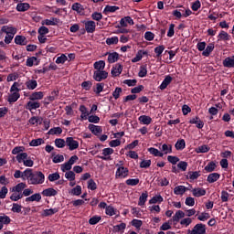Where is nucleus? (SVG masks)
<instances>
[{
	"label": "nucleus",
	"mask_w": 234,
	"mask_h": 234,
	"mask_svg": "<svg viewBox=\"0 0 234 234\" xmlns=\"http://www.w3.org/2000/svg\"><path fill=\"white\" fill-rule=\"evenodd\" d=\"M45 182V175L42 172L37 171L33 173V176L29 179V184L32 186H37Z\"/></svg>",
	"instance_id": "nucleus-1"
},
{
	"label": "nucleus",
	"mask_w": 234,
	"mask_h": 234,
	"mask_svg": "<svg viewBox=\"0 0 234 234\" xmlns=\"http://www.w3.org/2000/svg\"><path fill=\"white\" fill-rule=\"evenodd\" d=\"M187 234H206V225L202 223L197 224L193 229H188Z\"/></svg>",
	"instance_id": "nucleus-2"
},
{
	"label": "nucleus",
	"mask_w": 234,
	"mask_h": 234,
	"mask_svg": "<svg viewBox=\"0 0 234 234\" xmlns=\"http://www.w3.org/2000/svg\"><path fill=\"white\" fill-rule=\"evenodd\" d=\"M109 78V73L105 70H95L93 73V80L95 81H103Z\"/></svg>",
	"instance_id": "nucleus-3"
},
{
	"label": "nucleus",
	"mask_w": 234,
	"mask_h": 234,
	"mask_svg": "<svg viewBox=\"0 0 234 234\" xmlns=\"http://www.w3.org/2000/svg\"><path fill=\"white\" fill-rule=\"evenodd\" d=\"M66 145L69 147V151H75V149L80 147V143L74 140V137H67Z\"/></svg>",
	"instance_id": "nucleus-4"
},
{
	"label": "nucleus",
	"mask_w": 234,
	"mask_h": 234,
	"mask_svg": "<svg viewBox=\"0 0 234 234\" xmlns=\"http://www.w3.org/2000/svg\"><path fill=\"white\" fill-rule=\"evenodd\" d=\"M126 176H129V169L124 166H119L115 174V177L125 178Z\"/></svg>",
	"instance_id": "nucleus-5"
},
{
	"label": "nucleus",
	"mask_w": 234,
	"mask_h": 234,
	"mask_svg": "<svg viewBox=\"0 0 234 234\" xmlns=\"http://www.w3.org/2000/svg\"><path fill=\"white\" fill-rule=\"evenodd\" d=\"M85 30L88 34H94L96 32V22L92 20L85 22Z\"/></svg>",
	"instance_id": "nucleus-6"
},
{
	"label": "nucleus",
	"mask_w": 234,
	"mask_h": 234,
	"mask_svg": "<svg viewBox=\"0 0 234 234\" xmlns=\"http://www.w3.org/2000/svg\"><path fill=\"white\" fill-rule=\"evenodd\" d=\"M114 153L112 148H104L102 150L103 156L98 155L97 158H101V160H111V154Z\"/></svg>",
	"instance_id": "nucleus-7"
},
{
	"label": "nucleus",
	"mask_w": 234,
	"mask_h": 234,
	"mask_svg": "<svg viewBox=\"0 0 234 234\" xmlns=\"http://www.w3.org/2000/svg\"><path fill=\"white\" fill-rule=\"evenodd\" d=\"M223 67L227 69H234V55L232 57H228L223 60Z\"/></svg>",
	"instance_id": "nucleus-8"
},
{
	"label": "nucleus",
	"mask_w": 234,
	"mask_h": 234,
	"mask_svg": "<svg viewBox=\"0 0 234 234\" xmlns=\"http://www.w3.org/2000/svg\"><path fill=\"white\" fill-rule=\"evenodd\" d=\"M15 43L16 45L25 46L28 45V40H27V37L25 36L17 35L15 37Z\"/></svg>",
	"instance_id": "nucleus-9"
},
{
	"label": "nucleus",
	"mask_w": 234,
	"mask_h": 234,
	"mask_svg": "<svg viewBox=\"0 0 234 234\" xmlns=\"http://www.w3.org/2000/svg\"><path fill=\"white\" fill-rule=\"evenodd\" d=\"M21 98V94L19 92H11V94L8 95L7 101L9 103H16Z\"/></svg>",
	"instance_id": "nucleus-10"
},
{
	"label": "nucleus",
	"mask_w": 234,
	"mask_h": 234,
	"mask_svg": "<svg viewBox=\"0 0 234 234\" xmlns=\"http://www.w3.org/2000/svg\"><path fill=\"white\" fill-rule=\"evenodd\" d=\"M1 32H4V34H17V28L9 26H3Z\"/></svg>",
	"instance_id": "nucleus-11"
},
{
	"label": "nucleus",
	"mask_w": 234,
	"mask_h": 234,
	"mask_svg": "<svg viewBox=\"0 0 234 234\" xmlns=\"http://www.w3.org/2000/svg\"><path fill=\"white\" fill-rule=\"evenodd\" d=\"M88 129H90L92 134H95V135L101 134V133L103 132L101 126H97L94 124H89Z\"/></svg>",
	"instance_id": "nucleus-12"
},
{
	"label": "nucleus",
	"mask_w": 234,
	"mask_h": 234,
	"mask_svg": "<svg viewBox=\"0 0 234 234\" xmlns=\"http://www.w3.org/2000/svg\"><path fill=\"white\" fill-rule=\"evenodd\" d=\"M173 81V77L171 76H166L165 80H163L162 84L160 85L159 89L161 90H165V89H167V86Z\"/></svg>",
	"instance_id": "nucleus-13"
},
{
	"label": "nucleus",
	"mask_w": 234,
	"mask_h": 234,
	"mask_svg": "<svg viewBox=\"0 0 234 234\" xmlns=\"http://www.w3.org/2000/svg\"><path fill=\"white\" fill-rule=\"evenodd\" d=\"M122 70H123L122 64H116L112 69V76H120V74H122Z\"/></svg>",
	"instance_id": "nucleus-14"
},
{
	"label": "nucleus",
	"mask_w": 234,
	"mask_h": 234,
	"mask_svg": "<svg viewBox=\"0 0 234 234\" xmlns=\"http://www.w3.org/2000/svg\"><path fill=\"white\" fill-rule=\"evenodd\" d=\"M218 178H220V174L212 173V174L208 175V176L207 178V182H208V184H214V182H217V180H218Z\"/></svg>",
	"instance_id": "nucleus-15"
},
{
	"label": "nucleus",
	"mask_w": 234,
	"mask_h": 234,
	"mask_svg": "<svg viewBox=\"0 0 234 234\" xmlns=\"http://www.w3.org/2000/svg\"><path fill=\"white\" fill-rule=\"evenodd\" d=\"M118 59H120V54H118L117 52L108 54V62L109 63H116V61H118Z\"/></svg>",
	"instance_id": "nucleus-16"
},
{
	"label": "nucleus",
	"mask_w": 234,
	"mask_h": 234,
	"mask_svg": "<svg viewBox=\"0 0 234 234\" xmlns=\"http://www.w3.org/2000/svg\"><path fill=\"white\" fill-rule=\"evenodd\" d=\"M43 197H56L58 191L54 188H48L42 191Z\"/></svg>",
	"instance_id": "nucleus-17"
},
{
	"label": "nucleus",
	"mask_w": 234,
	"mask_h": 234,
	"mask_svg": "<svg viewBox=\"0 0 234 234\" xmlns=\"http://www.w3.org/2000/svg\"><path fill=\"white\" fill-rule=\"evenodd\" d=\"M43 91H36L30 95L29 100L31 101H36V100H43Z\"/></svg>",
	"instance_id": "nucleus-18"
},
{
	"label": "nucleus",
	"mask_w": 234,
	"mask_h": 234,
	"mask_svg": "<svg viewBox=\"0 0 234 234\" xmlns=\"http://www.w3.org/2000/svg\"><path fill=\"white\" fill-rule=\"evenodd\" d=\"M41 194L37 193L26 198V202H40Z\"/></svg>",
	"instance_id": "nucleus-19"
},
{
	"label": "nucleus",
	"mask_w": 234,
	"mask_h": 234,
	"mask_svg": "<svg viewBox=\"0 0 234 234\" xmlns=\"http://www.w3.org/2000/svg\"><path fill=\"white\" fill-rule=\"evenodd\" d=\"M30 8V5L28 3H19L16 5L17 12H27Z\"/></svg>",
	"instance_id": "nucleus-20"
},
{
	"label": "nucleus",
	"mask_w": 234,
	"mask_h": 234,
	"mask_svg": "<svg viewBox=\"0 0 234 234\" xmlns=\"http://www.w3.org/2000/svg\"><path fill=\"white\" fill-rule=\"evenodd\" d=\"M33 174L34 173L32 172V169L27 168L22 173L21 178H23V180L27 178L28 182H30V179L32 178Z\"/></svg>",
	"instance_id": "nucleus-21"
},
{
	"label": "nucleus",
	"mask_w": 234,
	"mask_h": 234,
	"mask_svg": "<svg viewBox=\"0 0 234 234\" xmlns=\"http://www.w3.org/2000/svg\"><path fill=\"white\" fill-rule=\"evenodd\" d=\"M184 217H186V213L182 210H177L175 216H173V220L174 222H180V218H184Z\"/></svg>",
	"instance_id": "nucleus-22"
},
{
	"label": "nucleus",
	"mask_w": 234,
	"mask_h": 234,
	"mask_svg": "<svg viewBox=\"0 0 234 234\" xmlns=\"http://www.w3.org/2000/svg\"><path fill=\"white\" fill-rule=\"evenodd\" d=\"M187 189L188 188L184 186H178L174 188V193L175 195H184Z\"/></svg>",
	"instance_id": "nucleus-23"
},
{
	"label": "nucleus",
	"mask_w": 234,
	"mask_h": 234,
	"mask_svg": "<svg viewBox=\"0 0 234 234\" xmlns=\"http://www.w3.org/2000/svg\"><path fill=\"white\" fill-rule=\"evenodd\" d=\"M192 194L194 197H204L206 195V189L204 188H194L192 190Z\"/></svg>",
	"instance_id": "nucleus-24"
},
{
	"label": "nucleus",
	"mask_w": 234,
	"mask_h": 234,
	"mask_svg": "<svg viewBox=\"0 0 234 234\" xmlns=\"http://www.w3.org/2000/svg\"><path fill=\"white\" fill-rule=\"evenodd\" d=\"M27 89L34 90L37 87V80H30L26 82Z\"/></svg>",
	"instance_id": "nucleus-25"
},
{
	"label": "nucleus",
	"mask_w": 234,
	"mask_h": 234,
	"mask_svg": "<svg viewBox=\"0 0 234 234\" xmlns=\"http://www.w3.org/2000/svg\"><path fill=\"white\" fill-rule=\"evenodd\" d=\"M147 197H149L147 192H144L139 197L138 206H145V202H147Z\"/></svg>",
	"instance_id": "nucleus-26"
},
{
	"label": "nucleus",
	"mask_w": 234,
	"mask_h": 234,
	"mask_svg": "<svg viewBox=\"0 0 234 234\" xmlns=\"http://www.w3.org/2000/svg\"><path fill=\"white\" fill-rule=\"evenodd\" d=\"M215 49V45L214 44H209L206 49L202 52V56H205L207 58L209 54H211L212 50Z\"/></svg>",
	"instance_id": "nucleus-27"
},
{
	"label": "nucleus",
	"mask_w": 234,
	"mask_h": 234,
	"mask_svg": "<svg viewBox=\"0 0 234 234\" xmlns=\"http://www.w3.org/2000/svg\"><path fill=\"white\" fill-rule=\"evenodd\" d=\"M27 109L28 111H33V110H36V109H39V107H41V104L37 101H28L27 102Z\"/></svg>",
	"instance_id": "nucleus-28"
},
{
	"label": "nucleus",
	"mask_w": 234,
	"mask_h": 234,
	"mask_svg": "<svg viewBox=\"0 0 234 234\" xmlns=\"http://www.w3.org/2000/svg\"><path fill=\"white\" fill-rule=\"evenodd\" d=\"M55 145L58 149H63V147H65V145H67V141H65V139H61V138L56 139Z\"/></svg>",
	"instance_id": "nucleus-29"
},
{
	"label": "nucleus",
	"mask_w": 234,
	"mask_h": 234,
	"mask_svg": "<svg viewBox=\"0 0 234 234\" xmlns=\"http://www.w3.org/2000/svg\"><path fill=\"white\" fill-rule=\"evenodd\" d=\"M95 70H104L105 69V61L100 60L94 63L93 65Z\"/></svg>",
	"instance_id": "nucleus-30"
},
{
	"label": "nucleus",
	"mask_w": 234,
	"mask_h": 234,
	"mask_svg": "<svg viewBox=\"0 0 234 234\" xmlns=\"http://www.w3.org/2000/svg\"><path fill=\"white\" fill-rule=\"evenodd\" d=\"M215 169H217V164H215V162H210L205 166V171H207V173H213Z\"/></svg>",
	"instance_id": "nucleus-31"
},
{
	"label": "nucleus",
	"mask_w": 234,
	"mask_h": 234,
	"mask_svg": "<svg viewBox=\"0 0 234 234\" xmlns=\"http://www.w3.org/2000/svg\"><path fill=\"white\" fill-rule=\"evenodd\" d=\"M139 122H142L144 125H149L153 122V119L147 115H142L139 117Z\"/></svg>",
	"instance_id": "nucleus-32"
},
{
	"label": "nucleus",
	"mask_w": 234,
	"mask_h": 234,
	"mask_svg": "<svg viewBox=\"0 0 234 234\" xmlns=\"http://www.w3.org/2000/svg\"><path fill=\"white\" fill-rule=\"evenodd\" d=\"M164 197L162 196H155L149 200V204H162Z\"/></svg>",
	"instance_id": "nucleus-33"
},
{
	"label": "nucleus",
	"mask_w": 234,
	"mask_h": 234,
	"mask_svg": "<svg viewBox=\"0 0 234 234\" xmlns=\"http://www.w3.org/2000/svg\"><path fill=\"white\" fill-rule=\"evenodd\" d=\"M27 184L26 183H19L16 186H14L13 191L16 193H22L23 189H26Z\"/></svg>",
	"instance_id": "nucleus-34"
},
{
	"label": "nucleus",
	"mask_w": 234,
	"mask_h": 234,
	"mask_svg": "<svg viewBox=\"0 0 234 234\" xmlns=\"http://www.w3.org/2000/svg\"><path fill=\"white\" fill-rule=\"evenodd\" d=\"M58 213V208H49L46 209L43 212V217H52V215H56Z\"/></svg>",
	"instance_id": "nucleus-35"
},
{
	"label": "nucleus",
	"mask_w": 234,
	"mask_h": 234,
	"mask_svg": "<svg viewBox=\"0 0 234 234\" xmlns=\"http://www.w3.org/2000/svg\"><path fill=\"white\" fill-rule=\"evenodd\" d=\"M41 144H45V141L41 138L38 139H33L30 143L29 145L31 147H37V145H41Z\"/></svg>",
	"instance_id": "nucleus-36"
},
{
	"label": "nucleus",
	"mask_w": 234,
	"mask_h": 234,
	"mask_svg": "<svg viewBox=\"0 0 234 234\" xmlns=\"http://www.w3.org/2000/svg\"><path fill=\"white\" fill-rule=\"evenodd\" d=\"M116 10H120V7L116 5H106L103 10V14H109V12H116Z\"/></svg>",
	"instance_id": "nucleus-37"
},
{
	"label": "nucleus",
	"mask_w": 234,
	"mask_h": 234,
	"mask_svg": "<svg viewBox=\"0 0 234 234\" xmlns=\"http://www.w3.org/2000/svg\"><path fill=\"white\" fill-rule=\"evenodd\" d=\"M27 158H28V154L27 153H21L16 155V160L18 164H22V162L24 163Z\"/></svg>",
	"instance_id": "nucleus-38"
},
{
	"label": "nucleus",
	"mask_w": 234,
	"mask_h": 234,
	"mask_svg": "<svg viewBox=\"0 0 234 234\" xmlns=\"http://www.w3.org/2000/svg\"><path fill=\"white\" fill-rule=\"evenodd\" d=\"M10 222H12V219H10V217L3 214L2 216H0V224H5L8 225L10 224Z\"/></svg>",
	"instance_id": "nucleus-39"
},
{
	"label": "nucleus",
	"mask_w": 234,
	"mask_h": 234,
	"mask_svg": "<svg viewBox=\"0 0 234 234\" xmlns=\"http://www.w3.org/2000/svg\"><path fill=\"white\" fill-rule=\"evenodd\" d=\"M218 39L221 41H229V34L226 31H221L218 36Z\"/></svg>",
	"instance_id": "nucleus-40"
},
{
	"label": "nucleus",
	"mask_w": 234,
	"mask_h": 234,
	"mask_svg": "<svg viewBox=\"0 0 234 234\" xmlns=\"http://www.w3.org/2000/svg\"><path fill=\"white\" fill-rule=\"evenodd\" d=\"M59 23V18L51 17L50 19H46V25L48 26H56Z\"/></svg>",
	"instance_id": "nucleus-41"
},
{
	"label": "nucleus",
	"mask_w": 234,
	"mask_h": 234,
	"mask_svg": "<svg viewBox=\"0 0 234 234\" xmlns=\"http://www.w3.org/2000/svg\"><path fill=\"white\" fill-rule=\"evenodd\" d=\"M23 198V193H13L10 197V200L13 202H17V200H21Z\"/></svg>",
	"instance_id": "nucleus-42"
},
{
	"label": "nucleus",
	"mask_w": 234,
	"mask_h": 234,
	"mask_svg": "<svg viewBox=\"0 0 234 234\" xmlns=\"http://www.w3.org/2000/svg\"><path fill=\"white\" fill-rule=\"evenodd\" d=\"M185 148H186V141L184 139H181V140L176 142V149H177V151H180V150L185 149Z\"/></svg>",
	"instance_id": "nucleus-43"
},
{
	"label": "nucleus",
	"mask_w": 234,
	"mask_h": 234,
	"mask_svg": "<svg viewBox=\"0 0 234 234\" xmlns=\"http://www.w3.org/2000/svg\"><path fill=\"white\" fill-rule=\"evenodd\" d=\"M72 10H74L75 12H78L79 14H81V12H83V5H81V4L80 3H75L72 5Z\"/></svg>",
	"instance_id": "nucleus-44"
},
{
	"label": "nucleus",
	"mask_w": 234,
	"mask_h": 234,
	"mask_svg": "<svg viewBox=\"0 0 234 234\" xmlns=\"http://www.w3.org/2000/svg\"><path fill=\"white\" fill-rule=\"evenodd\" d=\"M162 151L165 153V154L173 153V146L171 144H165L162 145Z\"/></svg>",
	"instance_id": "nucleus-45"
},
{
	"label": "nucleus",
	"mask_w": 234,
	"mask_h": 234,
	"mask_svg": "<svg viewBox=\"0 0 234 234\" xmlns=\"http://www.w3.org/2000/svg\"><path fill=\"white\" fill-rule=\"evenodd\" d=\"M65 176L68 180H69V182H74V180H76V174L72 171H68L65 174Z\"/></svg>",
	"instance_id": "nucleus-46"
},
{
	"label": "nucleus",
	"mask_w": 234,
	"mask_h": 234,
	"mask_svg": "<svg viewBox=\"0 0 234 234\" xmlns=\"http://www.w3.org/2000/svg\"><path fill=\"white\" fill-rule=\"evenodd\" d=\"M100 220H101V217L93 216L92 218H90L89 224H90V226H94V225L98 224V222H100Z\"/></svg>",
	"instance_id": "nucleus-47"
},
{
	"label": "nucleus",
	"mask_w": 234,
	"mask_h": 234,
	"mask_svg": "<svg viewBox=\"0 0 234 234\" xmlns=\"http://www.w3.org/2000/svg\"><path fill=\"white\" fill-rule=\"evenodd\" d=\"M103 87H105L104 83H97L96 88L93 89V92L100 94L101 92H103Z\"/></svg>",
	"instance_id": "nucleus-48"
},
{
	"label": "nucleus",
	"mask_w": 234,
	"mask_h": 234,
	"mask_svg": "<svg viewBox=\"0 0 234 234\" xmlns=\"http://www.w3.org/2000/svg\"><path fill=\"white\" fill-rule=\"evenodd\" d=\"M148 151L151 154H154V156H160V157L164 156V154L158 151V149L156 148L152 147V148H149Z\"/></svg>",
	"instance_id": "nucleus-49"
},
{
	"label": "nucleus",
	"mask_w": 234,
	"mask_h": 234,
	"mask_svg": "<svg viewBox=\"0 0 234 234\" xmlns=\"http://www.w3.org/2000/svg\"><path fill=\"white\" fill-rule=\"evenodd\" d=\"M88 189H90L91 191H96V189H98L96 182H94V179H90L88 181Z\"/></svg>",
	"instance_id": "nucleus-50"
},
{
	"label": "nucleus",
	"mask_w": 234,
	"mask_h": 234,
	"mask_svg": "<svg viewBox=\"0 0 234 234\" xmlns=\"http://www.w3.org/2000/svg\"><path fill=\"white\" fill-rule=\"evenodd\" d=\"M21 87V84L19 82H14V84L11 86L10 92H18L21 90L19 89Z\"/></svg>",
	"instance_id": "nucleus-51"
},
{
	"label": "nucleus",
	"mask_w": 234,
	"mask_h": 234,
	"mask_svg": "<svg viewBox=\"0 0 234 234\" xmlns=\"http://www.w3.org/2000/svg\"><path fill=\"white\" fill-rule=\"evenodd\" d=\"M61 133H63V129H61V127L51 128L48 131V134H61Z\"/></svg>",
	"instance_id": "nucleus-52"
},
{
	"label": "nucleus",
	"mask_w": 234,
	"mask_h": 234,
	"mask_svg": "<svg viewBox=\"0 0 234 234\" xmlns=\"http://www.w3.org/2000/svg\"><path fill=\"white\" fill-rule=\"evenodd\" d=\"M81 87L84 89V90H90L92 88V82L90 80L83 81L81 83Z\"/></svg>",
	"instance_id": "nucleus-53"
},
{
	"label": "nucleus",
	"mask_w": 234,
	"mask_h": 234,
	"mask_svg": "<svg viewBox=\"0 0 234 234\" xmlns=\"http://www.w3.org/2000/svg\"><path fill=\"white\" fill-rule=\"evenodd\" d=\"M164 50H165V47L164 45H161L159 47H156L154 48V52L156 54L157 58H160V56H162V52H164Z\"/></svg>",
	"instance_id": "nucleus-54"
},
{
	"label": "nucleus",
	"mask_w": 234,
	"mask_h": 234,
	"mask_svg": "<svg viewBox=\"0 0 234 234\" xmlns=\"http://www.w3.org/2000/svg\"><path fill=\"white\" fill-rule=\"evenodd\" d=\"M91 19H93V21H101V19H103V15H101V13L99 12H94L91 15Z\"/></svg>",
	"instance_id": "nucleus-55"
},
{
	"label": "nucleus",
	"mask_w": 234,
	"mask_h": 234,
	"mask_svg": "<svg viewBox=\"0 0 234 234\" xmlns=\"http://www.w3.org/2000/svg\"><path fill=\"white\" fill-rule=\"evenodd\" d=\"M118 37H109L106 39V44L108 45H118Z\"/></svg>",
	"instance_id": "nucleus-56"
},
{
	"label": "nucleus",
	"mask_w": 234,
	"mask_h": 234,
	"mask_svg": "<svg viewBox=\"0 0 234 234\" xmlns=\"http://www.w3.org/2000/svg\"><path fill=\"white\" fill-rule=\"evenodd\" d=\"M138 76L139 78H145L147 76V68L145 66H141Z\"/></svg>",
	"instance_id": "nucleus-57"
},
{
	"label": "nucleus",
	"mask_w": 234,
	"mask_h": 234,
	"mask_svg": "<svg viewBox=\"0 0 234 234\" xmlns=\"http://www.w3.org/2000/svg\"><path fill=\"white\" fill-rule=\"evenodd\" d=\"M17 78H19V74L17 72H14V73H11L7 76V81L10 82V81H16V80H17Z\"/></svg>",
	"instance_id": "nucleus-58"
},
{
	"label": "nucleus",
	"mask_w": 234,
	"mask_h": 234,
	"mask_svg": "<svg viewBox=\"0 0 234 234\" xmlns=\"http://www.w3.org/2000/svg\"><path fill=\"white\" fill-rule=\"evenodd\" d=\"M22 208L23 207L21 205L14 203L11 211H13V213H21Z\"/></svg>",
	"instance_id": "nucleus-59"
},
{
	"label": "nucleus",
	"mask_w": 234,
	"mask_h": 234,
	"mask_svg": "<svg viewBox=\"0 0 234 234\" xmlns=\"http://www.w3.org/2000/svg\"><path fill=\"white\" fill-rule=\"evenodd\" d=\"M209 218V213L203 212L197 217V219L201 220V222H205V220H207Z\"/></svg>",
	"instance_id": "nucleus-60"
},
{
	"label": "nucleus",
	"mask_w": 234,
	"mask_h": 234,
	"mask_svg": "<svg viewBox=\"0 0 234 234\" xmlns=\"http://www.w3.org/2000/svg\"><path fill=\"white\" fill-rule=\"evenodd\" d=\"M71 193L75 195V197H80V195H81V186H76V187L72 188Z\"/></svg>",
	"instance_id": "nucleus-61"
},
{
	"label": "nucleus",
	"mask_w": 234,
	"mask_h": 234,
	"mask_svg": "<svg viewBox=\"0 0 234 234\" xmlns=\"http://www.w3.org/2000/svg\"><path fill=\"white\" fill-rule=\"evenodd\" d=\"M60 176L58 173L50 174L48 176L49 182H56V180H59Z\"/></svg>",
	"instance_id": "nucleus-62"
},
{
	"label": "nucleus",
	"mask_w": 234,
	"mask_h": 234,
	"mask_svg": "<svg viewBox=\"0 0 234 234\" xmlns=\"http://www.w3.org/2000/svg\"><path fill=\"white\" fill-rule=\"evenodd\" d=\"M106 215H109V217H112L113 215H116V210L112 206L106 207Z\"/></svg>",
	"instance_id": "nucleus-63"
},
{
	"label": "nucleus",
	"mask_w": 234,
	"mask_h": 234,
	"mask_svg": "<svg viewBox=\"0 0 234 234\" xmlns=\"http://www.w3.org/2000/svg\"><path fill=\"white\" fill-rule=\"evenodd\" d=\"M70 169H72V165L69 162L61 165V171L63 173H65L66 171H70Z\"/></svg>",
	"instance_id": "nucleus-64"
}]
</instances>
